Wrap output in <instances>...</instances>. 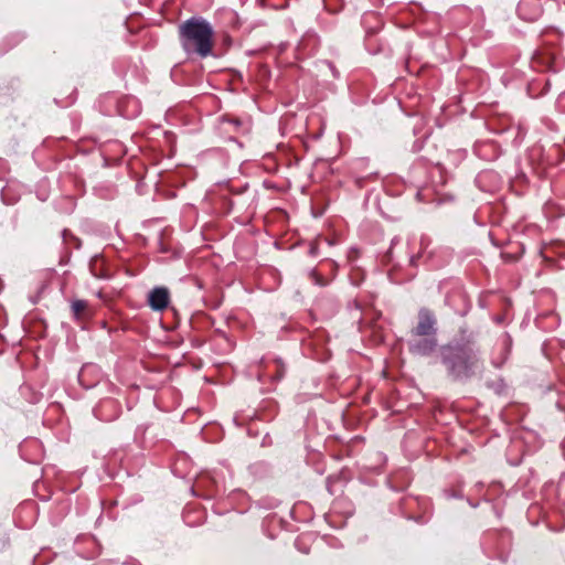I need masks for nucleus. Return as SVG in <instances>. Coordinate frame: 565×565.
<instances>
[{
	"label": "nucleus",
	"mask_w": 565,
	"mask_h": 565,
	"mask_svg": "<svg viewBox=\"0 0 565 565\" xmlns=\"http://www.w3.org/2000/svg\"><path fill=\"white\" fill-rule=\"evenodd\" d=\"M440 354L449 375L455 379L470 377L479 366V358L470 340L444 345Z\"/></svg>",
	"instance_id": "f257e3e1"
},
{
	"label": "nucleus",
	"mask_w": 565,
	"mask_h": 565,
	"mask_svg": "<svg viewBox=\"0 0 565 565\" xmlns=\"http://www.w3.org/2000/svg\"><path fill=\"white\" fill-rule=\"evenodd\" d=\"M182 46L186 52L207 56L213 46V29L203 19L192 18L180 25Z\"/></svg>",
	"instance_id": "f03ea898"
},
{
	"label": "nucleus",
	"mask_w": 565,
	"mask_h": 565,
	"mask_svg": "<svg viewBox=\"0 0 565 565\" xmlns=\"http://www.w3.org/2000/svg\"><path fill=\"white\" fill-rule=\"evenodd\" d=\"M437 335H411L408 350L414 355L428 356L437 348Z\"/></svg>",
	"instance_id": "7ed1b4c3"
},
{
	"label": "nucleus",
	"mask_w": 565,
	"mask_h": 565,
	"mask_svg": "<svg viewBox=\"0 0 565 565\" xmlns=\"http://www.w3.org/2000/svg\"><path fill=\"white\" fill-rule=\"evenodd\" d=\"M411 335H437L436 319L428 309H420L418 321L412 329Z\"/></svg>",
	"instance_id": "20e7f679"
},
{
	"label": "nucleus",
	"mask_w": 565,
	"mask_h": 565,
	"mask_svg": "<svg viewBox=\"0 0 565 565\" xmlns=\"http://www.w3.org/2000/svg\"><path fill=\"white\" fill-rule=\"evenodd\" d=\"M149 306L156 311H162L169 303V290L166 287H156L149 292Z\"/></svg>",
	"instance_id": "39448f33"
},
{
	"label": "nucleus",
	"mask_w": 565,
	"mask_h": 565,
	"mask_svg": "<svg viewBox=\"0 0 565 565\" xmlns=\"http://www.w3.org/2000/svg\"><path fill=\"white\" fill-rule=\"evenodd\" d=\"M86 307L87 303L84 300H75L72 305L73 312L76 317H81Z\"/></svg>",
	"instance_id": "423d86ee"
},
{
	"label": "nucleus",
	"mask_w": 565,
	"mask_h": 565,
	"mask_svg": "<svg viewBox=\"0 0 565 565\" xmlns=\"http://www.w3.org/2000/svg\"><path fill=\"white\" fill-rule=\"evenodd\" d=\"M315 252H316V247H315V246H312V247H311V253H315Z\"/></svg>",
	"instance_id": "0eeeda50"
}]
</instances>
